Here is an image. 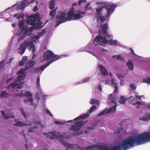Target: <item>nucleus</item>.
I'll list each match as a JSON object with an SVG mask.
<instances>
[{"instance_id": "f257e3e1", "label": "nucleus", "mask_w": 150, "mask_h": 150, "mask_svg": "<svg viewBox=\"0 0 150 150\" xmlns=\"http://www.w3.org/2000/svg\"><path fill=\"white\" fill-rule=\"evenodd\" d=\"M149 142H150V132H145L134 137H129L121 143V145L125 150Z\"/></svg>"}, {"instance_id": "f03ea898", "label": "nucleus", "mask_w": 150, "mask_h": 150, "mask_svg": "<svg viewBox=\"0 0 150 150\" xmlns=\"http://www.w3.org/2000/svg\"><path fill=\"white\" fill-rule=\"evenodd\" d=\"M89 116V115L88 113H86L79 116L74 119V120L75 121H79L74 122V124L75 125H72L70 128V130L76 132L73 134V136H78L82 134L81 133H79V132L80 130V129L83 126L84 122L82 121H80V120L84 119L88 117Z\"/></svg>"}, {"instance_id": "7ed1b4c3", "label": "nucleus", "mask_w": 150, "mask_h": 150, "mask_svg": "<svg viewBox=\"0 0 150 150\" xmlns=\"http://www.w3.org/2000/svg\"><path fill=\"white\" fill-rule=\"evenodd\" d=\"M102 6L96 9V16L99 17L101 15V11L103 8H105L107 10V17H109L110 15L114 12L116 5L114 4H105L103 3Z\"/></svg>"}, {"instance_id": "20e7f679", "label": "nucleus", "mask_w": 150, "mask_h": 150, "mask_svg": "<svg viewBox=\"0 0 150 150\" xmlns=\"http://www.w3.org/2000/svg\"><path fill=\"white\" fill-rule=\"evenodd\" d=\"M85 13V12H82L79 11V13H75V9L74 8H71L67 13V20L69 21L77 20L82 18V15H84Z\"/></svg>"}, {"instance_id": "39448f33", "label": "nucleus", "mask_w": 150, "mask_h": 150, "mask_svg": "<svg viewBox=\"0 0 150 150\" xmlns=\"http://www.w3.org/2000/svg\"><path fill=\"white\" fill-rule=\"evenodd\" d=\"M43 57H44V60H49L51 59L49 62H50V64L54 61L57 60L62 58V56L54 55L53 52L50 50H47L46 52H44Z\"/></svg>"}, {"instance_id": "423d86ee", "label": "nucleus", "mask_w": 150, "mask_h": 150, "mask_svg": "<svg viewBox=\"0 0 150 150\" xmlns=\"http://www.w3.org/2000/svg\"><path fill=\"white\" fill-rule=\"evenodd\" d=\"M25 75V74H19L15 81L10 84V87L12 86L14 89H21L22 87V84L24 83L23 81H21L24 79Z\"/></svg>"}, {"instance_id": "0eeeda50", "label": "nucleus", "mask_w": 150, "mask_h": 150, "mask_svg": "<svg viewBox=\"0 0 150 150\" xmlns=\"http://www.w3.org/2000/svg\"><path fill=\"white\" fill-rule=\"evenodd\" d=\"M49 133L52 136L58 138H59L60 139H59L60 142L63 145L69 148H72L74 147V146L75 145L74 144H69L67 142L64 141L63 140V136L62 135L57 134L54 132H49Z\"/></svg>"}, {"instance_id": "6e6552de", "label": "nucleus", "mask_w": 150, "mask_h": 150, "mask_svg": "<svg viewBox=\"0 0 150 150\" xmlns=\"http://www.w3.org/2000/svg\"><path fill=\"white\" fill-rule=\"evenodd\" d=\"M59 15L57 16V21H56V24L55 27L58 26L61 23L67 21V17L66 18V16L67 15V13L66 14L64 12H59Z\"/></svg>"}, {"instance_id": "1a4fd4ad", "label": "nucleus", "mask_w": 150, "mask_h": 150, "mask_svg": "<svg viewBox=\"0 0 150 150\" xmlns=\"http://www.w3.org/2000/svg\"><path fill=\"white\" fill-rule=\"evenodd\" d=\"M100 28L102 30L103 35L109 38L111 37V35L108 33L107 30L108 29V27L107 23H105L101 25L100 26Z\"/></svg>"}, {"instance_id": "9d476101", "label": "nucleus", "mask_w": 150, "mask_h": 150, "mask_svg": "<svg viewBox=\"0 0 150 150\" xmlns=\"http://www.w3.org/2000/svg\"><path fill=\"white\" fill-rule=\"evenodd\" d=\"M108 40L106 39L105 36H102L100 35L97 36L95 38L93 42L96 41L97 42H102L105 43H107Z\"/></svg>"}, {"instance_id": "9b49d317", "label": "nucleus", "mask_w": 150, "mask_h": 150, "mask_svg": "<svg viewBox=\"0 0 150 150\" xmlns=\"http://www.w3.org/2000/svg\"><path fill=\"white\" fill-rule=\"evenodd\" d=\"M27 19H28V20H27L26 21L28 24H30L31 26H34L36 25H37L39 23V22L37 21V20L34 19L32 18Z\"/></svg>"}, {"instance_id": "f8f14e48", "label": "nucleus", "mask_w": 150, "mask_h": 150, "mask_svg": "<svg viewBox=\"0 0 150 150\" xmlns=\"http://www.w3.org/2000/svg\"><path fill=\"white\" fill-rule=\"evenodd\" d=\"M50 63H51L50 62H48L45 65H44L39 67L36 68L35 70L34 73H36L40 71H42L45 68L50 64Z\"/></svg>"}, {"instance_id": "ddd939ff", "label": "nucleus", "mask_w": 150, "mask_h": 150, "mask_svg": "<svg viewBox=\"0 0 150 150\" xmlns=\"http://www.w3.org/2000/svg\"><path fill=\"white\" fill-rule=\"evenodd\" d=\"M22 44H23V45L24 47H25V48L26 47H30L29 48H30V47L32 46H33V43L32 41H30L28 40H26L23 43H22Z\"/></svg>"}, {"instance_id": "4468645a", "label": "nucleus", "mask_w": 150, "mask_h": 150, "mask_svg": "<svg viewBox=\"0 0 150 150\" xmlns=\"http://www.w3.org/2000/svg\"><path fill=\"white\" fill-rule=\"evenodd\" d=\"M31 18L37 20V21L38 22H39L40 21L39 14L38 13H36L35 15L31 16H28L27 17V19Z\"/></svg>"}, {"instance_id": "2eb2a0df", "label": "nucleus", "mask_w": 150, "mask_h": 150, "mask_svg": "<svg viewBox=\"0 0 150 150\" xmlns=\"http://www.w3.org/2000/svg\"><path fill=\"white\" fill-rule=\"evenodd\" d=\"M99 67L100 71L103 75L105 76L106 74H108L106 69L102 65H99Z\"/></svg>"}, {"instance_id": "dca6fc26", "label": "nucleus", "mask_w": 150, "mask_h": 150, "mask_svg": "<svg viewBox=\"0 0 150 150\" xmlns=\"http://www.w3.org/2000/svg\"><path fill=\"white\" fill-rule=\"evenodd\" d=\"M19 47L18 48L19 53L22 55L25 52L26 48L24 46L23 44L20 45L19 46Z\"/></svg>"}, {"instance_id": "f3484780", "label": "nucleus", "mask_w": 150, "mask_h": 150, "mask_svg": "<svg viewBox=\"0 0 150 150\" xmlns=\"http://www.w3.org/2000/svg\"><path fill=\"white\" fill-rule=\"evenodd\" d=\"M126 65L128 69L130 71H132L133 70L134 66L132 62L131 61L129 60L128 62H127Z\"/></svg>"}, {"instance_id": "a211bd4d", "label": "nucleus", "mask_w": 150, "mask_h": 150, "mask_svg": "<svg viewBox=\"0 0 150 150\" xmlns=\"http://www.w3.org/2000/svg\"><path fill=\"white\" fill-rule=\"evenodd\" d=\"M21 32L23 33V36H24V37H25L26 35L29 34L30 30H29L28 27V26H25L23 30H21Z\"/></svg>"}, {"instance_id": "6ab92c4d", "label": "nucleus", "mask_w": 150, "mask_h": 150, "mask_svg": "<svg viewBox=\"0 0 150 150\" xmlns=\"http://www.w3.org/2000/svg\"><path fill=\"white\" fill-rule=\"evenodd\" d=\"M116 98L114 97L112 94L108 96V100L110 103L116 104L115 102Z\"/></svg>"}, {"instance_id": "aec40b11", "label": "nucleus", "mask_w": 150, "mask_h": 150, "mask_svg": "<svg viewBox=\"0 0 150 150\" xmlns=\"http://www.w3.org/2000/svg\"><path fill=\"white\" fill-rule=\"evenodd\" d=\"M31 124H29L28 125H26L25 123H22L21 121H17L16 123L14 124V126H22L23 125H29L30 126L31 125Z\"/></svg>"}, {"instance_id": "412c9836", "label": "nucleus", "mask_w": 150, "mask_h": 150, "mask_svg": "<svg viewBox=\"0 0 150 150\" xmlns=\"http://www.w3.org/2000/svg\"><path fill=\"white\" fill-rule=\"evenodd\" d=\"M18 25L19 28L21 29V30H23L24 27V23L23 20L19 21L18 22Z\"/></svg>"}, {"instance_id": "4be33fe9", "label": "nucleus", "mask_w": 150, "mask_h": 150, "mask_svg": "<svg viewBox=\"0 0 150 150\" xmlns=\"http://www.w3.org/2000/svg\"><path fill=\"white\" fill-rule=\"evenodd\" d=\"M29 69V67L26 66L23 69H21L18 72V74H25V71Z\"/></svg>"}, {"instance_id": "5701e85b", "label": "nucleus", "mask_w": 150, "mask_h": 150, "mask_svg": "<svg viewBox=\"0 0 150 150\" xmlns=\"http://www.w3.org/2000/svg\"><path fill=\"white\" fill-rule=\"evenodd\" d=\"M89 103L91 105H93L95 103H96L97 105L99 104V101L98 100L94 99H91Z\"/></svg>"}, {"instance_id": "b1692460", "label": "nucleus", "mask_w": 150, "mask_h": 150, "mask_svg": "<svg viewBox=\"0 0 150 150\" xmlns=\"http://www.w3.org/2000/svg\"><path fill=\"white\" fill-rule=\"evenodd\" d=\"M26 1H23L21 4L18 6V7L20 9H23L24 8L25 6L28 5H26L27 4L25 3V2Z\"/></svg>"}, {"instance_id": "393cba45", "label": "nucleus", "mask_w": 150, "mask_h": 150, "mask_svg": "<svg viewBox=\"0 0 150 150\" xmlns=\"http://www.w3.org/2000/svg\"><path fill=\"white\" fill-rule=\"evenodd\" d=\"M96 147V145H92L88 146L86 148L82 147L81 148V150H91L93 148Z\"/></svg>"}, {"instance_id": "a878e982", "label": "nucleus", "mask_w": 150, "mask_h": 150, "mask_svg": "<svg viewBox=\"0 0 150 150\" xmlns=\"http://www.w3.org/2000/svg\"><path fill=\"white\" fill-rule=\"evenodd\" d=\"M55 1H51L49 3V8L52 9L54 7Z\"/></svg>"}, {"instance_id": "bb28decb", "label": "nucleus", "mask_w": 150, "mask_h": 150, "mask_svg": "<svg viewBox=\"0 0 150 150\" xmlns=\"http://www.w3.org/2000/svg\"><path fill=\"white\" fill-rule=\"evenodd\" d=\"M38 129V127L35 126L34 127H31L29 128L28 132H34L36 131Z\"/></svg>"}, {"instance_id": "cd10ccee", "label": "nucleus", "mask_w": 150, "mask_h": 150, "mask_svg": "<svg viewBox=\"0 0 150 150\" xmlns=\"http://www.w3.org/2000/svg\"><path fill=\"white\" fill-rule=\"evenodd\" d=\"M116 105H115L113 107L110 108L106 112V114L109 113L112 111H115L116 110Z\"/></svg>"}, {"instance_id": "c85d7f7f", "label": "nucleus", "mask_w": 150, "mask_h": 150, "mask_svg": "<svg viewBox=\"0 0 150 150\" xmlns=\"http://www.w3.org/2000/svg\"><path fill=\"white\" fill-rule=\"evenodd\" d=\"M126 101V99L124 98L123 96H121L120 97V100L119 101V103L122 104H124Z\"/></svg>"}, {"instance_id": "c756f323", "label": "nucleus", "mask_w": 150, "mask_h": 150, "mask_svg": "<svg viewBox=\"0 0 150 150\" xmlns=\"http://www.w3.org/2000/svg\"><path fill=\"white\" fill-rule=\"evenodd\" d=\"M13 16L15 17L16 16L17 19L19 20L21 18H23L24 17V15L23 14H15L13 15Z\"/></svg>"}, {"instance_id": "7c9ffc66", "label": "nucleus", "mask_w": 150, "mask_h": 150, "mask_svg": "<svg viewBox=\"0 0 150 150\" xmlns=\"http://www.w3.org/2000/svg\"><path fill=\"white\" fill-rule=\"evenodd\" d=\"M108 42L110 43V45H116L117 44V41L116 40H112V39L109 40H108L107 43Z\"/></svg>"}, {"instance_id": "2f4dec72", "label": "nucleus", "mask_w": 150, "mask_h": 150, "mask_svg": "<svg viewBox=\"0 0 150 150\" xmlns=\"http://www.w3.org/2000/svg\"><path fill=\"white\" fill-rule=\"evenodd\" d=\"M104 150H121V147L119 146H115L111 149H106Z\"/></svg>"}, {"instance_id": "473e14b6", "label": "nucleus", "mask_w": 150, "mask_h": 150, "mask_svg": "<svg viewBox=\"0 0 150 150\" xmlns=\"http://www.w3.org/2000/svg\"><path fill=\"white\" fill-rule=\"evenodd\" d=\"M100 19V21L101 23H103L104 21L106 20V17L104 16H101L99 17L97 20V21H98L99 19Z\"/></svg>"}, {"instance_id": "72a5a7b5", "label": "nucleus", "mask_w": 150, "mask_h": 150, "mask_svg": "<svg viewBox=\"0 0 150 150\" xmlns=\"http://www.w3.org/2000/svg\"><path fill=\"white\" fill-rule=\"evenodd\" d=\"M1 112L2 113L3 117L5 119H7L9 118V116L6 115L3 110H2Z\"/></svg>"}, {"instance_id": "f704fd0d", "label": "nucleus", "mask_w": 150, "mask_h": 150, "mask_svg": "<svg viewBox=\"0 0 150 150\" xmlns=\"http://www.w3.org/2000/svg\"><path fill=\"white\" fill-rule=\"evenodd\" d=\"M35 64V62L33 60H30L29 62V66H28V67H29V69L30 68L33 67Z\"/></svg>"}, {"instance_id": "c9c22d12", "label": "nucleus", "mask_w": 150, "mask_h": 150, "mask_svg": "<svg viewBox=\"0 0 150 150\" xmlns=\"http://www.w3.org/2000/svg\"><path fill=\"white\" fill-rule=\"evenodd\" d=\"M96 108V106L95 105H93L90 108V109L88 110V112L90 113H91L94 110H95Z\"/></svg>"}, {"instance_id": "e433bc0d", "label": "nucleus", "mask_w": 150, "mask_h": 150, "mask_svg": "<svg viewBox=\"0 0 150 150\" xmlns=\"http://www.w3.org/2000/svg\"><path fill=\"white\" fill-rule=\"evenodd\" d=\"M56 11V9H55L53 10H51L49 14V15L51 16L52 18H54V17L55 14L54 13Z\"/></svg>"}, {"instance_id": "4c0bfd02", "label": "nucleus", "mask_w": 150, "mask_h": 150, "mask_svg": "<svg viewBox=\"0 0 150 150\" xmlns=\"http://www.w3.org/2000/svg\"><path fill=\"white\" fill-rule=\"evenodd\" d=\"M8 94L6 93V92L5 91H3L1 95V97L2 98H4L5 97H7V95Z\"/></svg>"}, {"instance_id": "58836bf2", "label": "nucleus", "mask_w": 150, "mask_h": 150, "mask_svg": "<svg viewBox=\"0 0 150 150\" xmlns=\"http://www.w3.org/2000/svg\"><path fill=\"white\" fill-rule=\"evenodd\" d=\"M32 49H33V50L32 51V53L33 54L35 53V50H36V49H35V47L34 44H33V46H31V47L30 48H29V50H30V51Z\"/></svg>"}, {"instance_id": "ea45409f", "label": "nucleus", "mask_w": 150, "mask_h": 150, "mask_svg": "<svg viewBox=\"0 0 150 150\" xmlns=\"http://www.w3.org/2000/svg\"><path fill=\"white\" fill-rule=\"evenodd\" d=\"M143 82L147 83H150V77L146 79H143Z\"/></svg>"}, {"instance_id": "a19ab883", "label": "nucleus", "mask_w": 150, "mask_h": 150, "mask_svg": "<svg viewBox=\"0 0 150 150\" xmlns=\"http://www.w3.org/2000/svg\"><path fill=\"white\" fill-rule=\"evenodd\" d=\"M107 110V109H105L104 110L102 111L101 112H100L97 115L98 116H100L104 114L105 112H106Z\"/></svg>"}, {"instance_id": "79ce46f5", "label": "nucleus", "mask_w": 150, "mask_h": 150, "mask_svg": "<svg viewBox=\"0 0 150 150\" xmlns=\"http://www.w3.org/2000/svg\"><path fill=\"white\" fill-rule=\"evenodd\" d=\"M25 96H29V97H32V95L31 93L28 91H27L25 92V93L24 94Z\"/></svg>"}, {"instance_id": "37998d69", "label": "nucleus", "mask_w": 150, "mask_h": 150, "mask_svg": "<svg viewBox=\"0 0 150 150\" xmlns=\"http://www.w3.org/2000/svg\"><path fill=\"white\" fill-rule=\"evenodd\" d=\"M21 110L22 114L24 116V117L25 118H27V117L26 116V113L24 111V109H23V108H21Z\"/></svg>"}, {"instance_id": "c03bdc74", "label": "nucleus", "mask_w": 150, "mask_h": 150, "mask_svg": "<svg viewBox=\"0 0 150 150\" xmlns=\"http://www.w3.org/2000/svg\"><path fill=\"white\" fill-rule=\"evenodd\" d=\"M123 129V128L122 127L118 128L117 131H114V132L116 134H118L120 132V131H122Z\"/></svg>"}, {"instance_id": "a18cd8bd", "label": "nucleus", "mask_w": 150, "mask_h": 150, "mask_svg": "<svg viewBox=\"0 0 150 150\" xmlns=\"http://www.w3.org/2000/svg\"><path fill=\"white\" fill-rule=\"evenodd\" d=\"M90 78L89 77H86L82 80L83 82H86L89 81L90 80Z\"/></svg>"}, {"instance_id": "49530a36", "label": "nucleus", "mask_w": 150, "mask_h": 150, "mask_svg": "<svg viewBox=\"0 0 150 150\" xmlns=\"http://www.w3.org/2000/svg\"><path fill=\"white\" fill-rule=\"evenodd\" d=\"M33 122L35 124H38L39 125H40L41 123V122L40 121H36V120L35 119H34L33 120Z\"/></svg>"}, {"instance_id": "de8ad7c7", "label": "nucleus", "mask_w": 150, "mask_h": 150, "mask_svg": "<svg viewBox=\"0 0 150 150\" xmlns=\"http://www.w3.org/2000/svg\"><path fill=\"white\" fill-rule=\"evenodd\" d=\"M40 77H38L37 78V81L36 83V85L38 87H39L40 86Z\"/></svg>"}, {"instance_id": "09e8293b", "label": "nucleus", "mask_w": 150, "mask_h": 150, "mask_svg": "<svg viewBox=\"0 0 150 150\" xmlns=\"http://www.w3.org/2000/svg\"><path fill=\"white\" fill-rule=\"evenodd\" d=\"M45 111L47 113V114H48L50 115V116L52 117L53 116V115L51 113L50 111L48 109H45Z\"/></svg>"}, {"instance_id": "8fccbe9b", "label": "nucleus", "mask_w": 150, "mask_h": 150, "mask_svg": "<svg viewBox=\"0 0 150 150\" xmlns=\"http://www.w3.org/2000/svg\"><path fill=\"white\" fill-rule=\"evenodd\" d=\"M16 96H18L20 97L21 98L23 96H25L24 94L23 93H18L17 94Z\"/></svg>"}, {"instance_id": "3c124183", "label": "nucleus", "mask_w": 150, "mask_h": 150, "mask_svg": "<svg viewBox=\"0 0 150 150\" xmlns=\"http://www.w3.org/2000/svg\"><path fill=\"white\" fill-rule=\"evenodd\" d=\"M30 98H29L28 97H27V100L30 102H33V98L32 96V97H30Z\"/></svg>"}, {"instance_id": "603ef678", "label": "nucleus", "mask_w": 150, "mask_h": 150, "mask_svg": "<svg viewBox=\"0 0 150 150\" xmlns=\"http://www.w3.org/2000/svg\"><path fill=\"white\" fill-rule=\"evenodd\" d=\"M141 120L143 121H147L148 119L147 117H143L141 118Z\"/></svg>"}, {"instance_id": "864d4df0", "label": "nucleus", "mask_w": 150, "mask_h": 150, "mask_svg": "<svg viewBox=\"0 0 150 150\" xmlns=\"http://www.w3.org/2000/svg\"><path fill=\"white\" fill-rule=\"evenodd\" d=\"M24 62L25 61L24 60H21L19 63V65L20 66L23 65L24 64Z\"/></svg>"}, {"instance_id": "5fc2aeb1", "label": "nucleus", "mask_w": 150, "mask_h": 150, "mask_svg": "<svg viewBox=\"0 0 150 150\" xmlns=\"http://www.w3.org/2000/svg\"><path fill=\"white\" fill-rule=\"evenodd\" d=\"M118 86H115V91H114V93H117L118 92Z\"/></svg>"}, {"instance_id": "6e6d98bb", "label": "nucleus", "mask_w": 150, "mask_h": 150, "mask_svg": "<svg viewBox=\"0 0 150 150\" xmlns=\"http://www.w3.org/2000/svg\"><path fill=\"white\" fill-rule=\"evenodd\" d=\"M4 61L3 60L2 62H0V69L1 68L4 66V64L3 63Z\"/></svg>"}, {"instance_id": "4d7b16f0", "label": "nucleus", "mask_w": 150, "mask_h": 150, "mask_svg": "<svg viewBox=\"0 0 150 150\" xmlns=\"http://www.w3.org/2000/svg\"><path fill=\"white\" fill-rule=\"evenodd\" d=\"M33 11L36 12L38 10V9L37 7V6L36 5L33 10Z\"/></svg>"}, {"instance_id": "13d9d810", "label": "nucleus", "mask_w": 150, "mask_h": 150, "mask_svg": "<svg viewBox=\"0 0 150 150\" xmlns=\"http://www.w3.org/2000/svg\"><path fill=\"white\" fill-rule=\"evenodd\" d=\"M145 115L147 117L148 120H150V114H147Z\"/></svg>"}, {"instance_id": "bf43d9fd", "label": "nucleus", "mask_w": 150, "mask_h": 150, "mask_svg": "<svg viewBox=\"0 0 150 150\" xmlns=\"http://www.w3.org/2000/svg\"><path fill=\"white\" fill-rule=\"evenodd\" d=\"M89 4H90L89 3H88L86 6L85 7V8L86 10H87L88 9V6L89 5ZM90 8H91V7H90L89 8V9H90Z\"/></svg>"}, {"instance_id": "052dcab7", "label": "nucleus", "mask_w": 150, "mask_h": 150, "mask_svg": "<svg viewBox=\"0 0 150 150\" xmlns=\"http://www.w3.org/2000/svg\"><path fill=\"white\" fill-rule=\"evenodd\" d=\"M55 124H64L63 123L59 122L58 121H55L54 122Z\"/></svg>"}, {"instance_id": "680f3d73", "label": "nucleus", "mask_w": 150, "mask_h": 150, "mask_svg": "<svg viewBox=\"0 0 150 150\" xmlns=\"http://www.w3.org/2000/svg\"><path fill=\"white\" fill-rule=\"evenodd\" d=\"M142 96L136 95L135 96V98L139 99H141Z\"/></svg>"}, {"instance_id": "e2e57ef3", "label": "nucleus", "mask_w": 150, "mask_h": 150, "mask_svg": "<svg viewBox=\"0 0 150 150\" xmlns=\"http://www.w3.org/2000/svg\"><path fill=\"white\" fill-rule=\"evenodd\" d=\"M40 36L39 35H35L34 37V38L37 40H38L40 38Z\"/></svg>"}, {"instance_id": "0e129e2a", "label": "nucleus", "mask_w": 150, "mask_h": 150, "mask_svg": "<svg viewBox=\"0 0 150 150\" xmlns=\"http://www.w3.org/2000/svg\"><path fill=\"white\" fill-rule=\"evenodd\" d=\"M117 77H119V78H123L124 77V76L123 75H122L120 74H117Z\"/></svg>"}, {"instance_id": "69168bd1", "label": "nucleus", "mask_w": 150, "mask_h": 150, "mask_svg": "<svg viewBox=\"0 0 150 150\" xmlns=\"http://www.w3.org/2000/svg\"><path fill=\"white\" fill-rule=\"evenodd\" d=\"M44 30H43L42 31V32L39 33H38V34L39 35V36H40V37L41 36L43 33V31Z\"/></svg>"}, {"instance_id": "338daca9", "label": "nucleus", "mask_w": 150, "mask_h": 150, "mask_svg": "<svg viewBox=\"0 0 150 150\" xmlns=\"http://www.w3.org/2000/svg\"><path fill=\"white\" fill-rule=\"evenodd\" d=\"M135 104L136 105H142V103L141 102H140L137 101L135 103Z\"/></svg>"}, {"instance_id": "774afa93", "label": "nucleus", "mask_w": 150, "mask_h": 150, "mask_svg": "<svg viewBox=\"0 0 150 150\" xmlns=\"http://www.w3.org/2000/svg\"><path fill=\"white\" fill-rule=\"evenodd\" d=\"M129 98L131 100H134L135 99V98L134 97H133V96H130Z\"/></svg>"}]
</instances>
